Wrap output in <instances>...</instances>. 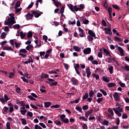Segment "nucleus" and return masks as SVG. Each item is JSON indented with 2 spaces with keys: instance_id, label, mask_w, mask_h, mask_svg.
<instances>
[{
  "instance_id": "22",
  "label": "nucleus",
  "mask_w": 129,
  "mask_h": 129,
  "mask_svg": "<svg viewBox=\"0 0 129 129\" xmlns=\"http://www.w3.org/2000/svg\"><path fill=\"white\" fill-rule=\"evenodd\" d=\"M80 100V98H78V99H77L76 100H75L74 101H72L70 102V103H71V104H73V103H78V102H79V101Z\"/></svg>"
},
{
  "instance_id": "62",
  "label": "nucleus",
  "mask_w": 129,
  "mask_h": 129,
  "mask_svg": "<svg viewBox=\"0 0 129 129\" xmlns=\"http://www.w3.org/2000/svg\"><path fill=\"white\" fill-rule=\"evenodd\" d=\"M8 110H9V108L7 106H5L3 108V111H4V112H8Z\"/></svg>"
},
{
  "instance_id": "46",
  "label": "nucleus",
  "mask_w": 129,
  "mask_h": 129,
  "mask_svg": "<svg viewBox=\"0 0 129 129\" xmlns=\"http://www.w3.org/2000/svg\"><path fill=\"white\" fill-rule=\"evenodd\" d=\"M88 108H89V107L88 105H83L82 106V109H83V110H87Z\"/></svg>"
},
{
  "instance_id": "20",
  "label": "nucleus",
  "mask_w": 129,
  "mask_h": 129,
  "mask_svg": "<svg viewBox=\"0 0 129 129\" xmlns=\"http://www.w3.org/2000/svg\"><path fill=\"white\" fill-rule=\"evenodd\" d=\"M49 78V75L47 74H42L41 75V79H44V78Z\"/></svg>"
},
{
  "instance_id": "7",
  "label": "nucleus",
  "mask_w": 129,
  "mask_h": 129,
  "mask_svg": "<svg viewBox=\"0 0 129 129\" xmlns=\"http://www.w3.org/2000/svg\"><path fill=\"white\" fill-rule=\"evenodd\" d=\"M104 31H105V34L112 35V32H111V29L110 28H104Z\"/></svg>"
},
{
  "instance_id": "49",
  "label": "nucleus",
  "mask_w": 129,
  "mask_h": 129,
  "mask_svg": "<svg viewBox=\"0 0 129 129\" xmlns=\"http://www.w3.org/2000/svg\"><path fill=\"white\" fill-rule=\"evenodd\" d=\"M22 91V89L19 87H17V88L16 89V92H17V93H21V91Z\"/></svg>"
},
{
  "instance_id": "15",
  "label": "nucleus",
  "mask_w": 129,
  "mask_h": 129,
  "mask_svg": "<svg viewBox=\"0 0 129 129\" xmlns=\"http://www.w3.org/2000/svg\"><path fill=\"white\" fill-rule=\"evenodd\" d=\"M92 112H93V109H91V110L88 111L87 112H86L85 116L86 118H88V117L89 116V114H91V113H92Z\"/></svg>"
},
{
  "instance_id": "28",
  "label": "nucleus",
  "mask_w": 129,
  "mask_h": 129,
  "mask_svg": "<svg viewBox=\"0 0 129 129\" xmlns=\"http://www.w3.org/2000/svg\"><path fill=\"white\" fill-rule=\"evenodd\" d=\"M92 76H93V77L94 78H96V80H98V79H99V75H96V74H93L92 75Z\"/></svg>"
},
{
  "instance_id": "30",
  "label": "nucleus",
  "mask_w": 129,
  "mask_h": 129,
  "mask_svg": "<svg viewBox=\"0 0 129 129\" xmlns=\"http://www.w3.org/2000/svg\"><path fill=\"white\" fill-rule=\"evenodd\" d=\"M73 48L74 50H75L77 52H79L80 50H81V48H79L77 46H73Z\"/></svg>"
},
{
  "instance_id": "11",
  "label": "nucleus",
  "mask_w": 129,
  "mask_h": 129,
  "mask_svg": "<svg viewBox=\"0 0 129 129\" xmlns=\"http://www.w3.org/2000/svg\"><path fill=\"white\" fill-rule=\"evenodd\" d=\"M3 50H6L7 51H11L12 52H13L14 51V49H13L11 46H4Z\"/></svg>"
},
{
  "instance_id": "59",
  "label": "nucleus",
  "mask_w": 129,
  "mask_h": 129,
  "mask_svg": "<svg viewBox=\"0 0 129 129\" xmlns=\"http://www.w3.org/2000/svg\"><path fill=\"white\" fill-rule=\"evenodd\" d=\"M109 113H110L111 115H113V111L112 109L109 108L108 110Z\"/></svg>"
},
{
  "instance_id": "34",
  "label": "nucleus",
  "mask_w": 129,
  "mask_h": 129,
  "mask_svg": "<svg viewBox=\"0 0 129 129\" xmlns=\"http://www.w3.org/2000/svg\"><path fill=\"white\" fill-rule=\"evenodd\" d=\"M54 123L56 124V125H58L59 126H61V122L58 120H56L55 121H54Z\"/></svg>"
},
{
  "instance_id": "55",
  "label": "nucleus",
  "mask_w": 129,
  "mask_h": 129,
  "mask_svg": "<svg viewBox=\"0 0 129 129\" xmlns=\"http://www.w3.org/2000/svg\"><path fill=\"white\" fill-rule=\"evenodd\" d=\"M15 44L16 48H20V47H21V43L15 42Z\"/></svg>"
},
{
  "instance_id": "41",
  "label": "nucleus",
  "mask_w": 129,
  "mask_h": 129,
  "mask_svg": "<svg viewBox=\"0 0 129 129\" xmlns=\"http://www.w3.org/2000/svg\"><path fill=\"white\" fill-rule=\"evenodd\" d=\"M103 98L101 97V98H98L96 100V101L98 103H100V102H101V101H103Z\"/></svg>"
},
{
  "instance_id": "16",
  "label": "nucleus",
  "mask_w": 129,
  "mask_h": 129,
  "mask_svg": "<svg viewBox=\"0 0 129 129\" xmlns=\"http://www.w3.org/2000/svg\"><path fill=\"white\" fill-rule=\"evenodd\" d=\"M52 2H53L56 8H59V6H61V3H60L59 1H57V0H52Z\"/></svg>"
},
{
  "instance_id": "36",
  "label": "nucleus",
  "mask_w": 129,
  "mask_h": 129,
  "mask_svg": "<svg viewBox=\"0 0 129 129\" xmlns=\"http://www.w3.org/2000/svg\"><path fill=\"white\" fill-rule=\"evenodd\" d=\"M51 108H59V107H60V105L59 104H56V105H54L51 106Z\"/></svg>"
},
{
  "instance_id": "6",
  "label": "nucleus",
  "mask_w": 129,
  "mask_h": 129,
  "mask_svg": "<svg viewBox=\"0 0 129 129\" xmlns=\"http://www.w3.org/2000/svg\"><path fill=\"white\" fill-rule=\"evenodd\" d=\"M31 14H32V15H35V18H39V17H40V16H41V13H38V10H37L36 11L32 10L31 11Z\"/></svg>"
},
{
  "instance_id": "10",
  "label": "nucleus",
  "mask_w": 129,
  "mask_h": 129,
  "mask_svg": "<svg viewBox=\"0 0 129 129\" xmlns=\"http://www.w3.org/2000/svg\"><path fill=\"white\" fill-rule=\"evenodd\" d=\"M14 24H16V21H11L9 19H8L7 21L5 22V25H10L11 26H13Z\"/></svg>"
},
{
  "instance_id": "56",
  "label": "nucleus",
  "mask_w": 129,
  "mask_h": 129,
  "mask_svg": "<svg viewBox=\"0 0 129 129\" xmlns=\"http://www.w3.org/2000/svg\"><path fill=\"white\" fill-rule=\"evenodd\" d=\"M27 37L28 38H32L33 37V33L31 32H28Z\"/></svg>"
},
{
  "instance_id": "25",
  "label": "nucleus",
  "mask_w": 129,
  "mask_h": 129,
  "mask_svg": "<svg viewBox=\"0 0 129 129\" xmlns=\"http://www.w3.org/2000/svg\"><path fill=\"white\" fill-rule=\"evenodd\" d=\"M19 7H21V2L20 1H17L15 5V10H17Z\"/></svg>"
},
{
  "instance_id": "44",
  "label": "nucleus",
  "mask_w": 129,
  "mask_h": 129,
  "mask_svg": "<svg viewBox=\"0 0 129 129\" xmlns=\"http://www.w3.org/2000/svg\"><path fill=\"white\" fill-rule=\"evenodd\" d=\"M20 112L22 115H25L27 112V110H21Z\"/></svg>"
},
{
  "instance_id": "42",
  "label": "nucleus",
  "mask_w": 129,
  "mask_h": 129,
  "mask_svg": "<svg viewBox=\"0 0 129 129\" xmlns=\"http://www.w3.org/2000/svg\"><path fill=\"white\" fill-rule=\"evenodd\" d=\"M61 121H63L64 123H69V119H68V118H65V119H63V120H62Z\"/></svg>"
},
{
  "instance_id": "9",
  "label": "nucleus",
  "mask_w": 129,
  "mask_h": 129,
  "mask_svg": "<svg viewBox=\"0 0 129 129\" xmlns=\"http://www.w3.org/2000/svg\"><path fill=\"white\" fill-rule=\"evenodd\" d=\"M84 53L88 55V54H90L91 53V48H87L84 49Z\"/></svg>"
},
{
  "instance_id": "26",
  "label": "nucleus",
  "mask_w": 129,
  "mask_h": 129,
  "mask_svg": "<svg viewBox=\"0 0 129 129\" xmlns=\"http://www.w3.org/2000/svg\"><path fill=\"white\" fill-rule=\"evenodd\" d=\"M108 69L110 74H112V73H113V67L111 66Z\"/></svg>"
},
{
  "instance_id": "38",
  "label": "nucleus",
  "mask_w": 129,
  "mask_h": 129,
  "mask_svg": "<svg viewBox=\"0 0 129 129\" xmlns=\"http://www.w3.org/2000/svg\"><path fill=\"white\" fill-rule=\"evenodd\" d=\"M106 62L107 63H111L112 62V58L110 57H107L106 58Z\"/></svg>"
},
{
  "instance_id": "23",
  "label": "nucleus",
  "mask_w": 129,
  "mask_h": 129,
  "mask_svg": "<svg viewBox=\"0 0 129 129\" xmlns=\"http://www.w3.org/2000/svg\"><path fill=\"white\" fill-rule=\"evenodd\" d=\"M68 7H69L70 10H71V11H72V12H75L74 7L73 6V5L72 4H69L68 5Z\"/></svg>"
},
{
  "instance_id": "58",
  "label": "nucleus",
  "mask_w": 129,
  "mask_h": 129,
  "mask_svg": "<svg viewBox=\"0 0 129 129\" xmlns=\"http://www.w3.org/2000/svg\"><path fill=\"white\" fill-rule=\"evenodd\" d=\"M74 68H75V70H76V69H77L78 70V69H79V68H80V66L79 65V64L77 63L76 64V66H74Z\"/></svg>"
},
{
  "instance_id": "35",
  "label": "nucleus",
  "mask_w": 129,
  "mask_h": 129,
  "mask_svg": "<svg viewBox=\"0 0 129 129\" xmlns=\"http://www.w3.org/2000/svg\"><path fill=\"white\" fill-rule=\"evenodd\" d=\"M88 93L86 92L84 96L83 97V99H84V100H85V99H87V98H88Z\"/></svg>"
},
{
  "instance_id": "17",
  "label": "nucleus",
  "mask_w": 129,
  "mask_h": 129,
  "mask_svg": "<svg viewBox=\"0 0 129 129\" xmlns=\"http://www.w3.org/2000/svg\"><path fill=\"white\" fill-rule=\"evenodd\" d=\"M82 20H84L83 23V24H84V25H87L88 24H89V21L86 19V17L85 16L82 17Z\"/></svg>"
},
{
  "instance_id": "54",
  "label": "nucleus",
  "mask_w": 129,
  "mask_h": 129,
  "mask_svg": "<svg viewBox=\"0 0 129 129\" xmlns=\"http://www.w3.org/2000/svg\"><path fill=\"white\" fill-rule=\"evenodd\" d=\"M4 99L5 100V101L7 102V101H8V100H9V97L8 96V95L5 94L4 95Z\"/></svg>"
},
{
  "instance_id": "5",
  "label": "nucleus",
  "mask_w": 129,
  "mask_h": 129,
  "mask_svg": "<svg viewBox=\"0 0 129 129\" xmlns=\"http://www.w3.org/2000/svg\"><path fill=\"white\" fill-rule=\"evenodd\" d=\"M25 17L26 18L27 21H29V20H33L34 15L31 13H28L26 15H25Z\"/></svg>"
},
{
  "instance_id": "45",
  "label": "nucleus",
  "mask_w": 129,
  "mask_h": 129,
  "mask_svg": "<svg viewBox=\"0 0 129 129\" xmlns=\"http://www.w3.org/2000/svg\"><path fill=\"white\" fill-rule=\"evenodd\" d=\"M76 110H78L80 112H82V108L79 106H76Z\"/></svg>"
},
{
  "instance_id": "63",
  "label": "nucleus",
  "mask_w": 129,
  "mask_h": 129,
  "mask_svg": "<svg viewBox=\"0 0 129 129\" xmlns=\"http://www.w3.org/2000/svg\"><path fill=\"white\" fill-rule=\"evenodd\" d=\"M64 7H62L60 8V13L61 15H63V14H64Z\"/></svg>"
},
{
  "instance_id": "60",
  "label": "nucleus",
  "mask_w": 129,
  "mask_h": 129,
  "mask_svg": "<svg viewBox=\"0 0 129 129\" xmlns=\"http://www.w3.org/2000/svg\"><path fill=\"white\" fill-rule=\"evenodd\" d=\"M39 125H40V126H42V127H43V128H46V125H45V124H44V123L40 122Z\"/></svg>"
},
{
  "instance_id": "2",
  "label": "nucleus",
  "mask_w": 129,
  "mask_h": 129,
  "mask_svg": "<svg viewBox=\"0 0 129 129\" xmlns=\"http://www.w3.org/2000/svg\"><path fill=\"white\" fill-rule=\"evenodd\" d=\"M117 48V50L119 51L121 56H124V50L120 46H118L117 45L115 46Z\"/></svg>"
},
{
  "instance_id": "43",
  "label": "nucleus",
  "mask_w": 129,
  "mask_h": 129,
  "mask_svg": "<svg viewBox=\"0 0 129 129\" xmlns=\"http://www.w3.org/2000/svg\"><path fill=\"white\" fill-rule=\"evenodd\" d=\"M21 79H22L23 81H24V82H25L26 83H29V81H28L27 80V79H26V78H25V77H22Z\"/></svg>"
},
{
  "instance_id": "50",
  "label": "nucleus",
  "mask_w": 129,
  "mask_h": 129,
  "mask_svg": "<svg viewBox=\"0 0 129 129\" xmlns=\"http://www.w3.org/2000/svg\"><path fill=\"white\" fill-rule=\"evenodd\" d=\"M27 114L28 116H30V117H33V112H32L31 111H28L27 113Z\"/></svg>"
},
{
  "instance_id": "52",
  "label": "nucleus",
  "mask_w": 129,
  "mask_h": 129,
  "mask_svg": "<svg viewBox=\"0 0 129 129\" xmlns=\"http://www.w3.org/2000/svg\"><path fill=\"white\" fill-rule=\"evenodd\" d=\"M66 117V115H65V114H61L60 116V118L61 121L63 120V119H64Z\"/></svg>"
},
{
  "instance_id": "64",
  "label": "nucleus",
  "mask_w": 129,
  "mask_h": 129,
  "mask_svg": "<svg viewBox=\"0 0 129 129\" xmlns=\"http://www.w3.org/2000/svg\"><path fill=\"white\" fill-rule=\"evenodd\" d=\"M82 128L83 129H88V127L87 126V125L86 124L84 123L82 126Z\"/></svg>"
},
{
  "instance_id": "4",
  "label": "nucleus",
  "mask_w": 129,
  "mask_h": 129,
  "mask_svg": "<svg viewBox=\"0 0 129 129\" xmlns=\"http://www.w3.org/2000/svg\"><path fill=\"white\" fill-rule=\"evenodd\" d=\"M113 97L114 98V100H115V101H119V100H120V96L118 95V93L115 92L113 94Z\"/></svg>"
},
{
  "instance_id": "48",
  "label": "nucleus",
  "mask_w": 129,
  "mask_h": 129,
  "mask_svg": "<svg viewBox=\"0 0 129 129\" xmlns=\"http://www.w3.org/2000/svg\"><path fill=\"white\" fill-rule=\"evenodd\" d=\"M21 120H22V124H24V125L27 124V121L25 118H22L21 119Z\"/></svg>"
},
{
  "instance_id": "3",
  "label": "nucleus",
  "mask_w": 129,
  "mask_h": 129,
  "mask_svg": "<svg viewBox=\"0 0 129 129\" xmlns=\"http://www.w3.org/2000/svg\"><path fill=\"white\" fill-rule=\"evenodd\" d=\"M71 81H72V84H73V85H76L77 86H78V80L76 79L75 77L72 78Z\"/></svg>"
},
{
  "instance_id": "21",
  "label": "nucleus",
  "mask_w": 129,
  "mask_h": 129,
  "mask_svg": "<svg viewBox=\"0 0 129 129\" xmlns=\"http://www.w3.org/2000/svg\"><path fill=\"white\" fill-rule=\"evenodd\" d=\"M114 86H116V84L114 83H109L107 84V87L109 88L114 87Z\"/></svg>"
},
{
  "instance_id": "31",
  "label": "nucleus",
  "mask_w": 129,
  "mask_h": 129,
  "mask_svg": "<svg viewBox=\"0 0 129 129\" xmlns=\"http://www.w3.org/2000/svg\"><path fill=\"white\" fill-rule=\"evenodd\" d=\"M87 38L89 42H92V41H93V37L91 36L88 35Z\"/></svg>"
},
{
  "instance_id": "37",
  "label": "nucleus",
  "mask_w": 129,
  "mask_h": 129,
  "mask_svg": "<svg viewBox=\"0 0 129 129\" xmlns=\"http://www.w3.org/2000/svg\"><path fill=\"white\" fill-rule=\"evenodd\" d=\"M100 92L102 93V94H103V95H104V96H106L107 95V93H106V92L105 91H104V90L100 89Z\"/></svg>"
},
{
  "instance_id": "13",
  "label": "nucleus",
  "mask_w": 129,
  "mask_h": 129,
  "mask_svg": "<svg viewBox=\"0 0 129 129\" xmlns=\"http://www.w3.org/2000/svg\"><path fill=\"white\" fill-rule=\"evenodd\" d=\"M10 17L11 18L8 17V20L11 21L12 22H16L15 20V17L14 16V14H9Z\"/></svg>"
},
{
  "instance_id": "32",
  "label": "nucleus",
  "mask_w": 129,
  "mask_h": 129,
  "mask_svg": "<svg viewBox=\"0 0 129 129\" xmlns=\"http://www.w3.org/2000/svg\"><path fill=\"white\" fill-rule=\"evenodd\" d=\"M112 6L113 9L117 10V11H119V10H120V8H119V7H118V6H117V5H112Z\"/></svg>"
},
{
  "instance_id": "8",
  "label": "nucleus",
  "mask_w": 129,
  "mask_h": 129,
  "mask_svg": "<svg viewBox=\"0 0 129 129\" xmlns=\"http://www.w3.org/2000/svg\"><path fill=\"white\" fill-rule=\"evenodd\" d=\"M88 34L89 35H90V36H91V37H93L94 39H97L96 35L95 34V33H94V32L92 30H89L88 31Z\"/></svg>"
},
{
  "instance_id": "61",
  "label": "nucleus",
  "mask_w": 129,
  "mask_h": 129,
  "mask_svg": "<svg viewBox=\"0 0 129 129\" xmlns=\"http://www.w3.org/2000/svg\"><path fill=\"white\" fill-rule=\"evenodd\" d=\"M34 5L33 2H31V3L28 6L27 9H32L33 8V6Z\"/></svg>"
},
{
  "instance_id": "27",
  "label": "nucleus",
  "mask_w": 129,
  "mask_h": 129,
  "mask_svg": "<svg viewBox=\"0 0 129 129\" xmlns=\"http://www.w3.org/2000/svg\"><path fill=\"white\" fill-rule=\"evenodd\" d=\"M20 37H21V39H24V38H25V37H26V34L24 33V32H23V31L20 32Z\"/></svg>"
},
{
  "instance_id": "51",
  "label": "nucleus",
  "mask_w": 129,
  "mask_h": 129,
  "mask_svg": "<svg viewBox=\"0 0 129 129\" xmlns=\"http://www.w3.org/2000/svg\"><path fill=\"white\" fill-rule=\"evenodd\" d=\"M14 29H20V26L19 24H15L13 25Z\"/></svg>"
},
{
  "instance_id": "29",
  "label": "nucleus",
  "mask_w": 129,
  "mask_h": 129,
  "mask_svg": "<svg viewBox=\"0 0 129 129\" xmlns=\"http://www.w3.org/2000/svg\"><path fill=\"white\" fill-rule=\"evenodd\" d=\"M102 79H103V81H104L105 82H107V83H109V80L108 79H107V78H106L104 76H103Z\"/></svg>"
},
{
  "instance_id": "53",
  "label": "nucleus",
  "mask_w": 129,
  "mask_h": 129,
  "mask_svg": "<svg viewBox=\"0 0 129 129\" xmlns=\"http://www.w3.org/2000/svg\"><path fill=\"white\" fill-rule=\"evenodd\" d=\"M108 123H109V122L106 120H104L103 122L104 125H108Z\"/></svg>"
},
{
  "instance_id": "12",
  "label": "nucleus",
  "mask_w": 129,
  "mask_h": 129,
  "mask_svg": "<svg viewBox=\"0 0 129 129\" xmlns=\"http://www.w3.org/2000/svg\"><path fill=\"white\" fill-rule=\"evenodd\" d=\"M86 73L87 74V77L89 78V77H90V75H91V72H90V69L89 68L86 69Z\"/></svg>"
},
{
  "instance_id": "57",
  "label": "nucleus",
  "mask_w": 129,
  "mask_h": 129,
  "mask_svg": "<svg viewBox=\"0 0 129 129\" xmlns=\"http://www.w3.org/2000/svg\"><path fill=\"white\" fill-rule=\"evenodd\" d=\"M108 12L109 13V15L111 14L112 13V9L110 7L108 9Z\"/></svg>"
},
{
  "instance_id": "40",
  "label": "nucleus",
  "mask_w": 129,
  "mask_h": 129,
  "mask_svg": "<svg viewBox=\"0 0 129 129\" xmlns=\"http://www.w3.org/2000/svg\"><path fill=\"white\" fill-rule=\"evenodd\" d=\"M89 96L90 97H93V94H94V92H93V90H91L89 92Z\"/></svg>"
},
{
  "instance_id": "33",
  "label": "nucleus",
  "mask_w": 129,
  "mask_h": 129,
  "mask_svg": "<svg viewBox=\"0 0 129 129\" xmlns=\"http://www.w3.org/2000/svg\"><path fill=\"white\" fill-rule=\"evenodd\" d=\"M33 48H34V47L32 45L30 44L26 47V49L27 50V51H30V49H33Z\"/></svg>"
},
{
  "instance_id": "39",
  "label": "nucleus",
  "mask_w": 129,
  "mask_h": 129,
  "mask_svg": "<svg viewBox=\"0 0 129 129\" xmlns=\"http://www.w3.org/2000/svg\"><path fill=\"white\" fill-rule=\"evenodd\" d=\"M6 128L11 129V123L10 122H7L6 123Z\"/></svg>"
},
{
  "instance_id": "19",
  "label": "nucleus",
  "mask_w": 129,
  "mask_h": 129,
  "mask_svg": "<svg viewBox=\"0 0 129 129\" xmlns=\"http://www.w3.org/2000/svg\"><path fill=\"white\" fill-rule=\"evenodd\" d=\"M51 104H52V103H51V102H44L45 107H50V106H51Z\"/></svg>"
},
{
  "instance_id": "1",
  "label": "nucleus",
  "mask_w": 129,
  "mask_h": 129,
  "mask_svg": "<svg viewBox=\"0 0 129 129\" xmlns=\"http://www.w3.org/2000/svg\"><path fill=\"white\" fill-rule=\"evenodd\" d=\"M46 82L50 86H56L57 84H58V82H55V80L53 79L48 78Z\"/></svg>"
},
{
  "instance_id": "18",
  "label": "nucleus",
  "mask_w": 129,
  "mask_h": 129,
  "mask_svg": "<svg viewBox=\"0 0 129 129\" xmlns=\"http://www.w3.org/2000/svg\"><path fill=\"white\" fill-rule=\"evenodd\" d=\"M103 52L104 53H105V54H106V55H107V56H109V57H111V54H110V52H109L107 49L104 48Z\"/></svg>"
},
{
  "instance_id": "47",
  "label": "nucleus",
  "mask_w": 129,
  "mask_h": 129,
  "mask_svg": "<svg viewBox=\"0 0 129 129\" xmlns=\"http://www.w3.org/2000/svg\"><path fill=\"white\" fill-rule=\"evenodd\" d=\"M20 53H28V51H27L25 49H21L19 50Z\"/></svg>"
},
{
  "instance_id": "24",
  "label": "nucleus",
  "mask_w": 129,
  "mask_h": 129,
  "mask_svg": "<svg viewBox=\"0 0 129 129\" xmlns=\"http://www.w3.org/2000/svg\"><path fill=\"white\" fill-rule=\"evenodd\" d=\"M7 35H8V34L6 33V32H3L1 35V38L6 39V37H7Z\"/></svg>"
},
{
  "instance_id": "14",
  "label": "nucleus",
  "mask_w": 129,
  "mask_h": 129,
  "mask_svg": "<svg viewBox=\"0 0 129 129\" xmlns=\"http://www.w3.org/2000/svg\"><path fill=\"white\" fill-rule=\"evenodd\" d=\"M79 30L80 32L79 36L81 38H83V37H84V30H83V29H81V28H79Z\"/></svg>"
}]
</instances>
